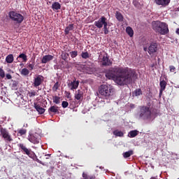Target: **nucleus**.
I'll list each match as a JSON object with an SVG mask.
<instances>
[{
	"label": "nucleus",
	"instance_id": "nucleus-1",
	"mask_svg": "<svg viewBox=\"0 0 179 179\" xmlns=\"http://www.w3.org/2000/svg\"><path fill=\"white\" fill-rule=\"evenodd\" d=\"M136 75L135 71L128 66H112L106 71L105 74L108 79H115L118 85L131 83Z\"/></svg>",
	"mask_w": 179,
	"mask_h": 179
},
{
	"label": "nucleus",
	"instance_id": "nucleus-2",
	"mask_svg": "<svg viewBox=\"0 0 179 179\" xmlns=\"http://www.w3.org/2000/svg\"><path fill=\"white\" fill-rule=\"evenodd\" d=\"M152 29L160 34H167L169 31V24L165 22H159V20L152 22Z\"/></svg>",
	"mask_w": 179,
	"mask_h": 179
},
{
	"label": "nucleus",
	"instance_id": "nucleus-3",
	"mask_svg": "<svg viewBox=\"0 0 179 179\" xmlns=\"http://www.w3.org/2000/svg\"><path fill=\"white\" fill-rule=\"evenodd\" d=\"M115 90L110 85H101L99 89V92L102 94V96L108 99L113 96L114 94Z\"/></svg>",
	"mask_w": 179,
	"mask_h": 179
},
{
	"label": "nucleus",
	"instance_id": "nucleus-4",
	"mask_svg": "<svg viewBox=\"0 0 179 179\" xmlns=\"http://www.w3.org/2000/svg\"><path fill=\"white\" fill-rule=\"evenodd\" d=\"M152 112L148 106H141L139 117L143 120H149L152 119Z\"/></svg>",
	"mask_w": 179,
	"mask_h": 179
},
{
	"label": "nucleus",
	"instance_id": "nucleus-5",
	"mask_svg": "<svg viewBox=\"0 0 179 179\" xmlns=\"http://www.w3.org/2000/svg\"><path fill=\"white\" fill-rule=\"evenodd\" d=\"M8 16L11 20L13 22H15L16 23H18L20 24V23H22L24 17L22 13H19V12H16L15 10H10L8 13Z\"/></svg>",
	"mask_w": 179,
	"mask_h": 179
},
{
	"label": "nucleus",
	"instance_id": "nucleus-6",
	"mask_svg": "<svg viewBox=\"0 0 179 179\" xmlns=\"http://www.w3.org/2000/svg\"><path fill=\"white\" fill-rule=\"evenodd\" d=\"M18 147L22 154L27 155L29 157V158H34L35 154L34 152L31 150V148H27V145L22 143L18 144Z\"/></svg>",
	"mask_w": 179,
	"mask_h": 179
},
{
	"label": "nucleus",
	"instance_id": "nucleus-7",
	"mask_svg": "<svg viewBox=\"0 0 179 179\" xmlns=\"http://www.w3.org/2000/svg\"><path fill=\"white\" fill-rule=\"evenodd\" d=\"M0 135L6 143H11V141H13V139L10 134H9L8 130H6V129H3V127H1L0 129Z\"/></svg>",
	"mask_w": 179,
	"mask_h": 179
},
{
	"label": "nucleus",
	"instance_id": "nucleus-8",
	"mask_svg": "<svg viewBox=\"0 0 179 179\" xmlns=\"http://www.w3.org/2000/svg\"><path fill=\"white\" fill-rule=\"evenodd\" d=\"M43 82H44L43 76H36V77H34V82L32 85L34 87H38L40 85H42Z\"/></svg>",
	"mask_w": 179,
	"mask_h": 179
},
{
	"label": "nucleus",
	"instance_id": "nucleus-9",
	"mask_svg": "<svg viewBox=\"0 0 179 179\" xmlns=\"http://www.w3.org/2000/svg\"><path fill=\"white\" fill-rule=\"evenodd\" d=\"M102 65L105 66H110L113 65V61L110 59V57H108V54L106 52L105 55H103L102 57Z\"/></svg>",
	"mask_w": 179,
	"mask_h": 179
},
{
	"label": "nucleus",
	"instance_id": "nucleus-10",
	"mask_svg": "<svg viewBox=\"0 0 179 179\" xmlns=\"http://www.w3.org/2000/svg\"><path fill=\"white\" fill-rule=\"evenodd\" d=\"M105 17L106 16H101L98 20H95L94 25L96 26V27L99 29H101L103 26L104 27Z\"/></svg>",
	"mask_w": 179,
	"mask_h": 179
},
{
	"label": "nucleus",
	"instance_id": "nucleus-11",
	"mask_svg": "<svg viewBox=\"0 0 179 179\" xmlns=\"http://www.w3.org/2000/svg\"><path fill=\"white\" fill-rule=\"evenodd\" d=\"M159 85H160V88H159V98H162L164 90H166V87L167 86V83H166V81H164V80H160Z\"/></svg>",
	"mask_w": 179,
	"mask_h": 179
},
{
	"label": "nucleus",
	"instance_id": "nucleus-12",
	"mask_svg": "<svg viewBox=\"0 0 179 179\" xmlns=\"http://www.w3.org/2000/svg\"><path fill=\"white\" fill-rule=\"evenodd\" d=\"M28 140L33 144H38V143H40V138L35 134H29V136H28Z\"/></svg>",
	"mask_w": 179,
	"mask_h": 179
},
{
	"label": "nucleus",
	"instance_id": "nucleus-13",
	"mask_svg": "<svg viewBox=\"0 0 179 179\" xmlns=\"http://www.w3.org/2000/svg\"><path fill=\"white\" fill-rule=\"evenodd\" d=\"M34 107L36 110L39 113V115H43L45 112V109H44V108H42L41 105H39L36 102L34 103Z\"/></svg>",
	"mask_w": 179,
	"mask_h": 179
},
{
	"label": "nucleus",
	"instance_id": "nucleus-14",
	"mask_svg": "<svg viewBox=\"0 0 179 179\" xmlns=\"http://www.w3.org/2000/svg\"><path fill=\"white\" fill-rule=\"evenodd\" d=\"M53 58H54V55H52L51 54H48L46 55H43V57L41 59V62H42V64H46L47 62L53 59Z\"/></svg>",
	"mask_w": 179,
	"mask_h": 179
},
{
	"label": "nucleus",
	"instance_id": "nucleus-15",
	"mask_svg": "<svg viewBox=\"0 0 179 179\" xmlns=\"http://www.w3.org/2000/svg\"><path fill=\"white\" fill-rule=\"evenodd\" d=\"M157 51V43H151L150 45L148 48L149 54L156 52Z\"/></svg>",
	"mask_w": 179,
	"mask_h": 179
},
{
	"label": "nucleus",
	"instance_id": "nucleus-16",
	"mask_svg": "<svg viewBox=\"0 0 179 179\" xmlns=\"http://www.w3.org/2000/svg\"><path fill=\"white\" fill-rule=\"evenodd\" d=\"M110 26V24H109V23H108V19L105 16L104 24H103V32L105 34H108V33L110 31V30H109Z\"/></svg>",
	"mask_w": 179,
	"mask_h": 179
},
{
	"label": "nucleus",
	"instance_id": "nucleus-17",
	"mask_svg": "<svg viewBox=\"0 0 179 179\" xmlns=\"http://www.w3.org/2000/svg\"><path fill=\"white\" fill-rule=\"evenodd\" d=\"M79 83L80 81H76V78H75L73 81H71V83L68 84V86L71 88V90H73V89H77V87H78Z\"/></svg>",
	"mask_w": 179,
	"mask_h": 179
},
{
	"label": "nucleus",
	"instance_id": "nucleus-18",
	"mask_svg": "<svg viewBox=\"0 0 179 179\" xmlns=\"http://www.w3.org/2000/svg\"><path fill=\"white\" fill-rule=\"evenodd\" d=\"M157 5H162V6H167L170 3L171 0H155Z\"/></svg>",
	"mask_w": 179,
	"mask_h": 179
},
{
	"label": "nucleus",
	"instance_id": "nucleus-19",
	"mask_svg": "<svg viewBox=\"0 0 179 179\" xmlns=\"http://www.w3.org/2000/svg\"><path fill=\"white\" fill-rule=\"evenodd\" d=\"M139 131L138 130H131L129 131L128 136L130 138H134V137H136V136H138Z\"/></svg>",
	"mask_w": 179,
	"mask_h": 179
},
{
	"label": "nucleus",
	"instance_id": "nucleus-20",
	"mask_svg": "<svg viewBox=\"0 0 179 179\" xmlns=\"http://www.w3.org/2000/svg\"><path fill=\"white\" fill-rule=\"evenodd\" d=\"M48 113L50 115H51V113H59L58 106H50V108L48 109Z\"/></svg>",
	"mask_w": 179,
	"mask_h": 179
},
{
	"label": "nucleus",
	"instance_id": "nucleus-21",
	"mask_svg": "<svg viewBox=\"0 0 179 179\" xmlns=\"http://www.w3.org/2000/svg\"><path fill=\"white\" fill-rule=\"evenodd\" d=\"M62 5L59 3V2H53L52 4V9L53 10H59V9H61Z\"/></svg>",
	"mask_w": 179,
	"mask_h": 179
},
{
	"label": "nucleus",
	"instance_id": "nucleus-22",
	"mask_svg": "<svg viewBox=\"0 0 179 179\" xmlns=\"http://www.w3.org/2000/svg\"><path fill=\"white\" fill-rule=\"evenodd\" d=\"M6 61L8 62V64H11L14 61V55L13 54H8L6 57Z\"/></svg>",
	"mask_w": 179,
	"mask_h": 179
},
{
	"label": "nucleus",
	"instance_id": "nucleus-23",
	"mask_svg": "<svg viewBox=\"0 0 179 179\" xmlns=\"http://www.w3.org/2000/svg\"><path fill=\"white\" fill-rule=\"evenodd\" d=\"M75 99H77V101L83 99V92L82 91H78L77 94H75Z\"/></svg>",
	"mask_w": 179,
	"mask_h": 179
},
{
	"label": "nucleus",
	"instance_id": "nucleus-24",
	"mask_svg": "<svg viewBox=\"0 0 179 179\" xmlns=\"http://www.w3.org/2000/svg\"><path fill=\"white\" fill-rule=\"evenodd\" d=\"M74 29V24L72 23L71 24H69L64 29L65 34H69L71 30H73Z\"/></svg>",
	"mask_w": 179,
	"mask_h": 179
},
{
	"label": "nucleus",
	"instance_id": "nucleus-25",
	"mask_svg": "<svg viewBox=\"0 0 179 179\" xmlns=\"http://www.w3.org/2000/svg\"><path fill=\"white\" fill-rule=\"evenodd\" d=\"M115 17L119 20V22H122L124 20V16L121 12H118L117 10L115 13Z\"/></svg>",
	"mask_w": 179,
	"mask_h": 179
},
{
	"label": "nucleus",
	"instance_id": "nucleus-26",
	"mask_svg": "<svg viewBox=\"0 0 179 179\" xmlns=\"http://www.w3.org/2000/svg\"><path fill=\"white\" fill-rule=\"evenodd\" d=\"M126 31L129 34V36H130V37H133L134 31L132 27H131L130 26H127V27L126 28Z\"/></svg>",
	"mask_w": 179,
	"mask_h": 179
},
{
	"label": "nucleus",
	"instance_id": "nucleus-27",
	"mask_svg": "<svg viewBox=\"0 0 179 179\" xmlns=\"http://www.w3.org/2000/svg\"><path fill=\"white\" fill-rule=\"evenodd\" d=\"M69 57V52H66V51H62L61 53V58L64 59V61H68V58Z\"/></svg>",
	"mask_w": 179,
	"mask_h": 179
},
{
	"label": "nucleus",
	"instance_id": "nucleus-28",
	"mask_svg": "<svg viewBox=\"0 0 179 179\" xmlns=\"http://www.w3.org/2000/svg\"><path fill=\"white\" fill-rule=\"evenodd\" d=\"M134 153V152L133 150H130L129 151H127L126 152H124L123 157L124 158H129V157H131V155H133Z\"/></svg>",
	"mask_w": 179,
	"mask_h": 179
},
{
	"label": "nucleus",
	"instance_id": "nucleus-29",
	"mask_svg": "<svg viewBox=\"0 0 179 179\" xmlns=\"http://www.w3.org/2000/svg\"><path fill=\"white\" fill-rule=\"evenodd\" d=\"M83 179H96V176L95 175H87V173H85V172H83Z\"/></svg>",
	"mask_w": 179,
	"mask_h": 179
},
{
	"label": "nucleus",
	"instance_id": "nucleus-30",
	"mask_svg": "<svg viewBox=\"0 0 179 179\" xmlns=\"http://www.w3.org/2000/svg\"><path fill=\"white\" fill-rule=\"evenodd\" d=\"M113 134L116 137H123L124 136V133H122V131H119L118 130H115V131H113Z\"/></svg>",
	"mask_w": 179,
	"mask_h": 179
},
{
	"label": "nucleus",
	"instance_id": "nucleus-31",
	"mask_svg": "<svg viewBox=\"0 0 179 179\" xmlns=\"http://www.w3.org/2000/svg\"><path fill=\"white\" fill-rule=\"evenodd\" d=\"M30 71L28 69V68H22L21 71L22 75H24V76H27V75H29Z\"/></svg>",
	"mask_w": 179,
	"mask_h": 179
},
{
	"label": "nucleus",
	"instance_id": "nucleus-32",
	"mask_svg": "<svg viewBox=\"0 0 179 179\" xmlns=\"http://www.w3.org/2000/svg\"><path fill=\"white\" fill-rule=\"evenodd\" d=\"M134 96H140L141 94H143L142 90L141 88H138V90H136L134 92Z\"/></svg>",
	"mask_w": 179,
	"mask_h": 179
},
{
	"label": "nucleus",
	"instance_id": "nucleus-33",
	"mask_svg": "<svg viewBox=\"0 0 179 179\" xmlns=\"http://www.w3.org/2000/svg\"><path fill=\"white\" fill-rule=\"evenodd\" d=\"M27 131L26 130V129H20V130H18L17 134L20 136H24L25 134H27Z\"/></svg>",
	"mask_w": 179,
	"mask_h": 179
},
{
	"label": "nucleus",
	"instance_id": "nucleus-34",
	"mask_svg": "<svg viewBox=\"0 0 179 179\" xmlns=\"http://www.w3.org/2000/svg\"><path fill=\"white\" fill-rule=\"evenodd\" d=\"M81 56L83 58H85V59L87 58H90V54H89L88 51H83Z\"/></svg>",
	"mask_w": 179,
	"mask_h": 179
},
{
	"label": "nucleus",
	"instance_id": "nucleus-35",
	"mask_svg": "<svg viewBox=\"0 0 179 179\" xmlns=\"http://www.w3.org/2000/svg\"><path fill=\"white\" fill-rule=\"evenodd\" d=\"M60 99L59 96H53V103H56V105H59L61 101Z\"/></svg>",
	"mask_w": 179,
	"mask_h": 179
},
{
	"label": "nucleus",
	"instance_id": "nucleus-36",
	"mask_svg": "<svg viewBox=\"0 0 179 179\" xmlns=\"http://www.w3.org/2000/svg\"><path fill=\"white\" fill-rule=\"evenodd\" d=\"M19 58H22L23 61L26 62L27 61L28 58H27V55H26V54H24V52H22L21 54L19 55Z\"/></svg>",
	"mask_w": 179,
	"mask_h": 179
},
{
	"label": "nucleus",
	"instance_id": "nucleus-37",
	"mask_svg": "<svg viewBox=\"0 0 179 179\" xmlns=\"http://www.w3.org/2000/svg\"><path fill=\"white\" fill-rule=\"evenodd\" d=\"M60 86V84L59 83V81H57V83H55V85H53L52 87V90L53 92H57V89H59Z\"/></svg>",
	"mask_w": 179,
	"mask_h": 179
},
{
	"label": "nucleus",
	"instance_id": "nucleus-38",
	"mask_svg": "<svg viewBox=\"0 0 179 179\" xmlns=\"http://www.w3.org/2000/svg\"><path fill=\"white\" fill-rule=\"evenodd\" d=\"M71 57L72 58H75L78 55V51L77 50H74L73 51H70Z\"/></svg>",
	"mask_w": 179,
	"mask_h": 179
},
{
	"label": "nucleus",
	"instance_id": "nucleus-39",
	"mask_svg": "<svg viewBox=\"0 0 179 179\" xmlns=\"http://www.w3.org/2000/svg\"><path fill=\"white\" fill-rule=\"evenodd\" d=\"M0 76L1 78H5L6 76L5 71L3 69V68H0Z\"/></svg>",
	"mask_w": 179,
	"mask_h": 179
},
{
	"label": "nucleus",
	"instance_id": "nucleus-40",
	"mask_svg": "<svg viewBox=\"0 0 179 179\" xmlns=\"http://www.w3.org/2000/svg\"><path fill=\"white\" fill-rule=\"evenodd\" d=\"M82 68L85 71H92V68H91V66H88V65H82Z\"/></svg>",
	"mask_w": 179,
	"mask_h": 179
},
{
	"label": "nucleus",
	"instance_id": "nucleus-41",
	"mask_svg": "<svg viewBox=\"0 0 179 179\" xmlns=\"http://www.w3.org/2000/svg\"><path fill=\"white\" fill-rule=\"evenodd\" d=\"M62 106V108H68L69 102H67L66 101H63Z\"/></svg>",
	"mask_w": 179,
	"mask_h": 179
},
{
	"label": "nucleus",
	"instance_id": "nucleus-42",
	"mask_svg": "<svg viewBox=\"0 0 179 179\" xmlns=\"http://www.w3.org/2000/svg\"><path fill=\"white\" fill-rule=\"evenodd\" d=\"M36 91H32V92H29V96L32 98L33 96H36Z\"/></svg>",
	"mask_w": 179,
	"mask_h": 179
},
{
	"label": "nucleus",
	"instance_id": "nucleus-43",
	"mask_svg": "<svg viewBox=\"0 0 179 179\" xmlns=\"http://www.w3.org/2000/svg\"><path fill=\"white\" fill-rule=\"evenodd\" d=\"M28 68H29V69L30 71H32V70L34 69V63H32V64H29Z\"/></svg>",
	"mask_w": 179,
	"mask_h": 179
},
{
	"label": "nucleus",
	"instance_id": "nucleus-44",
	"mask_svg": "<svg viewBox=\"0 0 179 179\" xmlns=\"http://www.w3.org/2000/svg\"><path fill=\"white\" fill-rule=\"evenodd\" d=\"M169 68L171 72H174V71L176 70V66H174V65H170Z\"/></svg>",
	"mask_w": 179,
	"mask_h": 179
},
{
	"label": "nucleus",
	"instance_id": "nucleus-45",
	"mask_svg": "<svg viewBox=\"0 0 179 179\" xmlns=\"http://www.w3.org/2000/svg\"><path fill=\"white\" fill-rule=\"evenodd\" d=\"M65 94L66 95V98H68V99L71 98V92H66V91Z\"/></svg>",
	"mask_w": 179,
	"mask_h": 179
},
{
	"label": "nucleus",
	"instance_id": "nucleus-46",
	"mask_svg": "<svg viewBox=\"0 0 179 179\" xmlns=\"http://www.w3.org/2000/svg\"><path fill=\"white\" fill-rule=\"evenodd\" d=\"M36 162L41 164V165H45V164H44L42 161H40V159H36Z\"/></svg>",
	"mask_w": 179,
	"mask_h": 179
},
{
	"label": "nucleus",
	"instance_id": "nucleus-47",
	"mask_svg": "<svg viewBox=\"0 0 179 179\" xmlns=\"http://www.w3.org/2000/svg\"><path fill=\"white\" fill-rule=\"evenodd\" d=\"M7 79H12V76L10 74H6Z\"/></svg>",
	"mask_w": 179,
	"mask_h": 179
},
{
	"label": "nucleus",
	"instance_id": "nucleus-48",
	"mask_svg": "<svg viewBox=\"0 0 179 179\" xmlns=\"http://www.w3.org/2000/svg\"><path fill=\"white\" fill-rule=\"evenodd\" d=\"M45 157H47L46 159H48V158L50 157V155L48 154V155H45Z\"/></svg>",
	"mask_w": 179,
	"mask_h": 179
},
{
	"label": "nucleus",
	"instance_id": "nucleus-49",
	"mask_svg": "<svg viewBox=\"0 0 179 179\" xmlns=\"http://www.w3.org/2000/svg\"><path fill=\"white\" fill-rule=\"evenodd\" d=\"M176 33L177 34H179V28L176 29Z\"/></svg>",
	"mask_w": 179,
	"mask_h": 179
},
{
	"label": "nucleus",
	"instance_id": "nucleus-50",
	"mask_svg": "<svg viewBox=\"0 0 179 179\" xmlns=\"http://www.w3.org/2000/svg\"><path fill=\"white\" fill-rule=\"evenodd\" d=\"M151 179H153V178H151Z\"/></svg>",
	"mask_w": 179,
	"mask_h": 179
}]
</instances>
